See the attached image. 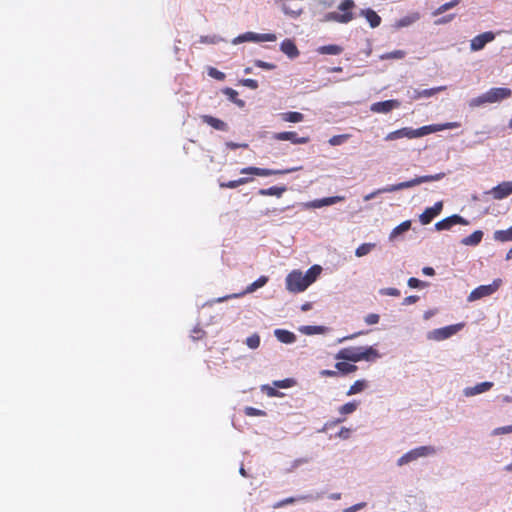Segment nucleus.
I'll return each instance as SVG.
<instances>
[{"mask_svg": "<svg viewBox=\"0 0 512 512\" xmlns=\"http://www.w3.org/2000/svg\"><path fill=\"white\" fill-rule=\"evenodd\" d=\"M355 7L353 0H342L338 5V11L328 12L324 15L323 21L347 24L354 19L352 9Z\"/></svg>", "mask_w": 512, "mask_h": 512, "instance_id": "nucleus-1", "label": "nucleus"}, {"mask_svg": "<svg viewBox=\"0 0 512 512\" xmlns=\"http://www.w3.org/2000/svg\"><path fill=\"white\" fill-rule=\"evenodd\" d=\"M512 91L509 88L505 87H495L489 89L487 92L482 95L473 98L469 102L470 107H479L486 103H496L500 102L508 97H510Z\"/></svg>", "mask_w": 512, "mask_h": 512, "instance_id": "nucleus-2", "label": "nucleus"}, {"mask_svg": "<svg viewBox=\"0 0 512 512\" xmlns=\"http://www.w3.org/2000/svg\"><path fill=\"white\" fill-rule=\"evenodd\" d=\"M445 173H437L434 175H423L417 176L411 180L400 182L397 184L387 185L382 188V191H387V193L396 192L403 189H408L420 185L422 183L434 182L443 179Z\"/></svg>", "mask_w": 512, "mask_h": 512, "instance_id": "nucleus-3", "label": "nucleus"}, {"mask_svg": "<svg viewBox=\"0 0 512 512\" xmlns=\"http://www.w3.org/2000/svg\"><path fill=\"white\" fill-rule=\"evenodd\" d=\"M436 453V449L433 446H419L416 447L408 452H406L404 455H402L397 460V465L399 467L407 465L411 462H414L418 460L419 458L427 457L430 455H434Z\"/></svg>", "mask_w": 512, "mask_h": 512, "instance_id": "nucleus-4", "label": "nucleus"}, {"mask_svg": "<svg viewBox=\"0 0 512 512\" xmlns=\"http://www.w3.org/2000/svg\"><path fill=\"white\" fill-rule=\"evenodd\" d=\"M464 327L463 323L448 325L445 327L433 329L426 334L427 340L440 342L451 338Z\"/></svg>", "mask_w": 512, "mask_h": 512, "instance_id": "nucleus-5", "label": "nucleus"}, {"mask_svg": "<svg viewBox=\"0 0 512 512\" xmlns=\"http://www.w3.org/2000/svg\"><path fill=\"white\" fill-rule=\"evenodd\" d=\"M286 289L291 293H300L305 291L308 286L303 278V273L300 270L291 271L285 279Z\"/></svg>", "mask_w": 512, "mask_h": 512, "instance_id": "nucleus-6", "label": "nucleus"}, {"mask_svg": "<svg viewBox=\"0 0 512 512\" xmlns=\"http://www.w3.org/2000/svg\"><path fill=\"white\" fill-rule=\"evenodd\" d=\"M501 279H495L491 284L480 285L469 294L467 301L474 302L494 294L500 287Z\"/></svg>", "mask_w": 512, "mask_h": 512, "instance_id": "nucleus-7", "label": "nucleus"}, {"mask_svg": "<svg viewBox=\"0 0 512 512\" xmlns=\"http://www.w3.org/2000/svg\"><path fill=\"white\" fill-rule=\"evenodd\" d=\"M324 495V492H315V493H308V494H302L295 497H288L285 499H282L275 504H273L274 509L282 508L288 504H294L298 501H305V502H311V501H317L321 499Z\"/></svg>", "mask_w": 512, "mask_h": 512, "instance_id": "nucleus-8", "label": "nucleus"}, {"mask_svg": "<svg viewBox=\"0 0 512 512\" xmlns=\"http://www.w3.org/2000/svg\"><path fill=\"white\" fill-rule=\"evenodd\" d=\"M460 124L458 122H447L443 124H431V125H425L420 128L415 129V137L420 138L423 136H426L431 133L447 130V129H454L458 128Z\"/></svg>", "mask_w": 512, "mask_h": 512, "instance_id": "nucleus-9", "label": "nucleus"}, {"mask_svg": "<svg viewBox=\"0 0 512 512\" xmlns=\"http://www.w3.org/2000/svg\"><path fill=\"white\" fill-rule=\"evenodd\" d=\"M457 224L468 225L469 221L458 214H453L449 217H446V218L438 221L434 225V228L437 231L450 230L454 225H457Z\"/></svg>", "mask_w": 512, "mask_h": 512, "instance_id": "nucleus-10", "label": "nucleus"}, {"mask_svg": "<svg viewBox=\"0 0 512 512\" xmlns=\"http://www.w3.org/2000/svg\"><path fill=\"white\" fill-rule=\"evenodd\" d=\"M485 194H490L495 200L505 199L512 194V181L501 182Z\"/></svg>", "mask_w": 512, "mask_h": 512, "instance_id": "nucleus-11", "label": "nucleus"}, {"mask_svg": "<svg viewBox=\"0 0 512 512\" xmlns=\"http://www.w3.org/2000/svg\"><path fill=\"white\" fill-rule=\"evenodd\" d=\"M267 282H268V277L267 276H260L253 283L248 285L243 292L235 293V294H232V295H227V296H224V297H220V298H218L216 300V302H223V301H225L227 299L238 298V297L243 296L245 294L252 293V292L256 291L257 289L263 287Z\"/></svg>", "mask_w": 512, "mask_h": 512, "instance_id": "nucleus-12", "label": "nucleus"}, {"mask_svg": "<svg viewBox=\"0 0 512 512\" xmlns=\"http://www.w3.org/2000/svg\"><path fill=\"white\" fill-rule=\"evenodd\" d=\"M495 36V33L492 31H487L475 36L470 41V49L472 51L482 50L486 46V44L492 42L495 39Z\"/></svg>", "mask_w": 512, "mask_h": 512, "instance_id": "nucleus-13", "label": "nucleus"}, {"mask_svg": "<svg viewBox=\"0 0 512 512\" xmlns=\"http://www.w3.org/2000/svg\"><path fill=\"white\" fill-rule=\"evenodd\" d=\"M443 210V202L438 201L432 207L426 208L423 213L419 215V221L422 225H427L433 221Z\"/></svg>", "mask_w": 512, "mask_h": 512, "instance_id": "nucleus-14", "label": "nucleus"}, {"mask_svg": "<svg viewBox=\"0 0 512 512\" xmlns=\"http://www.w3.org/2000/svg\"><path fill=\"white\" fill-rule=\"evenodd\" d=\"M401 105V102L396 99H390L380 102H375L371 105L370 110L374 113H382L387 114L393 109L399 108Z\"/></svg>", "mask_w": 512, "mask_h": 512, "instance_id": "nucleus-15", "label": "nucleus"}, {"mask_svg": "<svg viewBox=\"0 0 512 512\" xmlns=\"http://www.w3.org/2000/svg\"><path fill=\"white\" fill-rule=\"evenodd\" d=\"M272 138L278 141H290L293 144H307L310 141L309 137H299L293 131L277 132Z\"/></svg>", "mask_w": 512, "mask_h": 512, "instance_id": "nucleus-16", "label": "nucleus"}, {"mask_svg": "<svg viewBox=\"0 0 512 512\" xmlns=\"http://www.w3.org/2000/svg\"><path fill=\"white\" fill-rule=\"evenodd\" d=\"M360 356V346L357 347H347L339 350L335 355V359L351 361V362H359Z\"/></svg>", "mask_w": 512, "mask_h": 512, "instance_id": "nucleus-17", "label": "nucleus"}, {"mask_svg": "<svg viewBox=\"0 0 512 512\" xmlns=\"http://www.w3.org/2000/svg\"><path fill=\"white\" fill-rule=\"evenodd\" d=\"M446 89V86H439L429 89H412L411 91H408V96L411 100H417L420 98H430L434 95H436L438 92L444 91Z\"/></svg>", "mask_w": 512, "mask_h": 512, "instance_id": "nucleus-18", "label": "nucleus"}, {"mask_svg": "<svg viewBox=\"0 0 512 512\" xmlns=\"http://www.w3.org/2000/svg\"><path fill=\"white\" fill-rule=\"evenodd\" d=\"M344 196H331V197H325L321 199H315L313 201H310L305 204L307 208H321L324 206H330L333 204H336L338 202L344 201Z\"/></svg>", "mask_w": 512, "mask_h": 512, "instance_id": "nucleus-19", "label": "nucleus"}, {"mask_svg": "<svg viewBox=\"0 0 512 512\" xmlns=\"http://www.w3.org/2000/svg\"><path fill=\"white\" fill-rule=\"evenodd\" d=\"M493 385H494L493 382H490V381L481 382V383L476 384L475 386L464 388L463 394L466 397H472V396L484 393L486 391H489L493 387Z\"/></svg>", "mask_w": 512, "mask_h": 512, "instance_id": "nucleus-20", "label": "nucleus"}, {"mask_svg": "<svg viewBox=\"0 0 512 512\" xmlns=\"http://www.w3.org/2000/svg\"><path fill=\"white\" fill-rule=\"evenodd\" d=\"M404 137L409 138V139L416 138L415 137V129L411 128V127H404V128L398 129L396 131H392L386 135L385 140L393 141V140H397V139L404 138Z\"/></svg>", "mask_w": 512, "mask_h": 512, "instance_id": "nucleus-21", "label": "nucleus"}, {"mask_svg": "<svg viewBox=\"0 0 512 512\" xmlns=\"http://www.w3.org/2000/svg\"><path fill=\"white\" fill-rule=\"evenodd\" d=\"M381 358V354L373 346H360L359 361L374 362Z\"/></svg>", "mask_w": 512, "mask_h": 512, "instance_id": "nucleus-22", "label": "nucleus"}, {"mask_svg": "<svg viewBox=\"0 0 512 512\" xmlns=\"http://www.w3.org/2000/svg\"><path fill=\"white\" fill-rule=\"evenodd\" d=\"M280 50L289 58L295 59L299 56V50L295 42L291 39H285L280 44Z\"/></svg>", "mask_w": 512, "mask_h": 512, "instance_id": "nucleus-23", "label": "nucleus"}, {"mask_svg": "<svg viewBox=\"0 0 512 512\" xmlns=\"http://www.w3.org/2000/svg\"><path fill=\"white\" fill-rule=\"evenodd\" d=\"M360 15L366 18L371 28H376L381 24V17L371 8L362 9Z\"/></svg>", "mask_w": 512, "mask_h": 512, "instance_id": "nucleus-24", "label": "nucleus"}, {"mask_svg": "<svg viewBox=\"0 0 512 512\" xmlns=\"http://www.w3.org/2000/svg\"><path fill=\"white\" fill-rule=\"evenodd\" d=\"M412 226L411 220H406L396 226L389 234V241H395L399 236L403 235L405 232L409 231Z\"/></svg>", "mask_w": 512, "mask_h": 512, "instance_id": "nucleus-25", "label": "nucleus"}, {"mask_svg": "<svg viewBox=\"0 0 512 512\" xmlns=\"http://www.w3.org/2000/svg\"><path fill=\"white\" fill-rule=\"evenodd\" d=\"M274 336L277 340L284 344H292L296 341V335L293 332H290L285 329H275Z\"/></svg>", "mask_w": 512, "mask_h": 512, "instance_id": "nucleus-26", "label": "nucleus"}, {"mask_svg": "<svg viewBox=\"0 0 512 512\" xmlns=\"http://www.w3.org/2000/svg\"><path fill=\"white\" fill-rule=\"evenodd\" d=\"M321 272H322L321 266L313 265L303 274V278L305 279L308 287L316 281V279L319 277Z\"/></svg>", "mask_w": 512, "mask_h": 512, "instance_id": "nucleus-27", "label": "nucleus"}, {"mask_svg": "<svg viewBox=\"0 0 512 512\" xmlns=\"http://www.w3.org/2000/svg\"><path fill=\"white\" fill-rule=\"evenodd\" d=\"M483 236H484L483 231L476 230L472 234H470L469 236L464 237L461 240V244L465 245V246H477L482 241Z\"/></svg>", "mask_w": 512, "mask_h": 512, "instance_id": "nucleus-28", "label": "nucleus"}, {"mask_svg": "<svg viewBox=\"0 0 512 512\" xmlns=\"http://www.w3.org/2000/svg\"><path fill=\"white\" fill-rule=\"evenodd\" d=\"M203 121L216 130H219V131H227L228 130L227 123H225L224 121H222L218 118H215L213 116L204 115Z\"/></svg>", "mask_w": 512, "mask_h": 512, "instance_id": "nucleus-29", "label": "nucleus"}, {"mask_svg": "<svg viewBox=\"0 0 512 512\" xmlns=\"http://www.w3.org/2000/svg\"><path fill=\"white\" fill-rule=\"evenodd\" d=\"M420 19V14L418 12H412L402 18H400L396 22L397 28H404L412 25L413 23L417 22Z\"/></svg>", "mask_w": 512, "mask_h": 512, "instance_id": "nucleus-30", "label": "nucleus"}, {"mask_svg": "<svg viewBox=\"0 0 512 512\" xmlns=\"http://www.w3.org/2000/svg\"><path fill=\"white\" fill-rule=\"evenodd\" d=\"M222 93L227 96L228 100L233 102L239 108H243L245 106V101L238 98V92L230 87H226L222 90Z\"/></svg>", "mask_w": 512, "mask_h": 512, "instance_id": "nucleus-31", "label": "nucleus"}, {"mask_svg": "<svg viewBox=\"0 0 512 512\" xmlns=\"http://www.w3.org/2000/svg\"><path fill=\"white\" fill-rule=\"evenodd\" d=\"M287 190L286 186H272L269 188H263L258 191L261 196H276L281 197Z\"/></svg>", "mask_w": 512, "mask_h": 512, "instance_id": "nucleus-32", "label": "nucleus"}, {"mask_svg": "<svg viewBox=\"0 0 512 512\" xmlns=\"http://www.w3.org/2000/svg\"><path fill=\"white\" fill-rule=\"evenodd\" d=\"M317 52L321 55H339L343 52V48L336 44H329L318 47Z\"/></svg>", "mask_w": 512, "mask_h": 512, "instance_id": "nucleus-33", "label": "nucleus"}, {"mask_svg": "<svg viewBox=\"0 0 512 512\" xmlns=\"http://www.w3.org/2000/svg\"><path fill=\"white\" fill-rule=\"evenodd\" d=\"M241 174H250L256 176H271L273 175L272 169L258 168V167H246L240 170Z\"/></svg>", "mask_w": 512, "mask_h": 512, "instance_id": "nucleus-34", "label": "nucleus"}, {"mask_svg": "<svg viewBox=\"0 0 512 512\" xmlns=\"http://www.w3.org/2000/svg\"><path fill=\"white\" fill-rule=\"evenodd\" d=\"M244 42H258V33L246 32L232 40V44L237 45Z\"/></svg>", "mask_w": 512, "mask_h": 512, "instance_id": "nucleus-35", "label": "nucleus"}, {"mask_svg": "<svg viewBox=\"0 0 512 512\" xmlns=\"http://www.w3.org/2000/svg\"><path fill=\"white\" fill-rule=\"evenodd\" d=\"M335 368L338 374L347 375L357 371V366L354 364L347 363L345 361H339L335 364Z\"/></svg>", "mask_w": 512, "mask_h": 512, "instance_id": "nucleus-36", "label": "nucleus"}, {"mask_svg": "<svg viewBox=\"0 0 512 512\" xmlns=\"http://www.w3.org/2000/svg\"><path fill=\"white\" fill-rule=\"evenodd\" d=\"M252 181V178H248V177H242V178H239L237 180H231V181H227V182H219V186L221 188H229V189H234V188H237L241 185H244V184H247L248 182Z\"/></svg>", "mask_w": 512, "mask_h": 512, "instance_id": "nucleus-37", "label": "nucleus"}, {"mask_svg": "<svg viewBox=\"0 0 512 512\" xmlns=\"http://www.w3.org/2000/svg\"><path fill=\"white\" fill-rule=\"evenodd\" d=\"M326 327L324 326H316V325H304L299 327V331L305 335H315L322 334L326 331Z\"/></svg>", "mask_w": 512, "mask_h": 512, "instance_id": "nucleus-38", "label": "nucleus"}, {"mask_svg": "<svg viewBox=\"0 0 512 512\" xmlns=\"http://www.w3.org/2000/svg\"><path fill=\"white\" fill-rule=\"evenodd\" d=\"M367 387H368V382L366 380H364V379L357 380L354 382L353 385L350 386L346 395L351 396V395L358 394V393L364 391Z\"/></svg>", "mask_w": 512, "mask_h": 512, "instance_id": "nucleus-39", "label": "nucleus"}, {"mask_svg": "<svg viewBox=\"0 0 512 512\" xmlns=\"http://www.w3.org/2000/svg\"><path fill=\"white\" fill-rule=\"evenodd\" d=\"M281 118L285 122L299 123L303 121L304 115L300 112H284L280 114Z\"/></svg>", "mask_w": 512, "mask_h": 512, "instance_id": "nucleus-40", "label": "nucleus"}, {"mask_svg": "<svg viewBox=\"0 0 512 512\" xmlns=\"http://www.w3.org/2000/svg\"><path fill=\"white\" fill-rule=\"evenodd\" d=\"M359 406V402L356 400L350 401L345 403L344 405L340 406L338 411L341 415H349L354 413Z\"/></svg>", "mask_w": 512, "mask_h": 512, "instance_id": "nucleus-41", "label": "nucleus"}, {"mask_svg": "<svg viewBox=\"0 0 512 512\" xmlns=\"http://www.w3.org/2000/svg\"><path fill=\"white\" fill-rule=\"evenodd\" d=\"M494 239L500 242L512 241V226L506 230L495 231Z\"/></svg>", "mask_w": 512, "mask_h": 512, "instance_id": "nucleus-42", "label": "nucleus"}, {"mask_svg": "<svg viewBox=\"0 0 512 512\" xmlns=\"http://www.w3.org/2000/svg\"><path fill=\"white\" fill-rule=\"evenodd\" d=\"M375 246L376 245L374 243H363L359 247H357L355 255L357 257H363L369 254L375 248Z\"/></svg>", "mask_w": 512, "mask_h": 512, "instance_id": "nucleus-43", "label": "nucleus"}, {"mask_svg": "<svg viewBox=\"0 0 512 512\" xmlns=\"http://www.w3.org/2000/svg\"><path fill=\"white\" fill-rule=\"evenodd\" d=\"M460 3V0H452L450 2H447V3H444L443 5H441L440 7H438L434 12H433V15L434 16H437V15H440L442 13H445L446 11L454 8L455 6H457L458 4Z\"/></svg>", "mask_w": 512, "mask_h": 512, "instance_id": "nucleus-44", "label": "nucleus"}, {"mask_svg": "<svg viewBox=\"0 0 512 512\" xmlns=\"http://www.w3.org/2000/svg\"><path fill=\"white\" fill-rule=\"evenodd\" d=\"M245 344L250 349H257L260 346V336L257 333L252 334L251 336L246 338Z\"/></svg>", "mask_w": 512, "mask_h": 512, "instance_id": "nucleus-45", "label": "nucleus"}, {"mask_svg": "<svg viewBox=\"0 0 512 512\" xmlns=\"http://www.w3.org/2000/svg\"><path fill=\"white\" fill-rule=\"evenodd\" d=\"M224 41V39L219 35H205L201 36L199 42L203 44H218L219 42Z\"/></svg>", "mask_w": 512, "mask_h": 512, "instance_id": "nucleus-46", "label": "nucleus"}, {"mask_svg": "<svg viewBox=\"0 0 512 512\" xmlns=\"http://www.w3.org/2000/svg\"><path fill=\"white\" fill-rule=\"evenodd\" d=\"M406 53L403 50H394L392 52L385 53L380 56L382 60L386 59H403Z\"/></svg>", "mask_w": 512, "mask_h": 512, "instance_id": "nucleus-47", "label": "nucleus"}, {"mask_svg": "<svg viewBox=\"0 0 512 512\" xmlns=\"http://www.w3.org/2000/svg\"><path fill=\"white\" fill-rule=\"evenodd\" d=\"M296 384L293 378H286L283 380L274 381V386L282 389L291 388Z\"/></svg>", "mask_w": 512, "mask_h": 512, "instance_id": "nucleus-48", "label": "nucleus"}, {"mask_svg": "<svg viewBox=\"0 0 512 512\" xmlns=\"http://www.w3.org/2000/svg\"><path fill=\"white\" fill-rule=\"evenodd\" d=\"M207 73L210 77H212L216 80H219V81H223L226 77L225 73L219 71L218 69H216L214 67H208Z\"/></svg>", "mask_w": 512, "mask_h": 512, "instance_id": "nucleus-49", "label": "nucleus"}, {"mask_svg": "<svg viewBox=\"0 0 512 512\" xmlns=\"http://www.w3.org/2000/svg\"><path fill=\"white\" fill-rule=\"evenodd\" d=\"M347 138V135H335L331 137L328 142L331 146H339L342 145L347 140Z\"/></svg>", "mask_w": 512, "mask_h": 512, "instance_id": "nucleus-50", "label": "nucleus"}, {"mask_svg": "<svg viewBox=\"0 0 512 512\" xmlns=\"http://www.w3.org/2000/svg\"><path fill=\"white\" fill-rule=\"evenodd\" d=\"M407 284L410 288H423L426 286L425 282L415 277L409 278Z\"/></svg>", "mask_w": 512, "mask_h": 512, "instance_id": "nucleus-51", "label": "nucleus"}, {"mask_svg": "<svg viewBox=\"0 0 512 512\" xmlns=\"http://www.w3.org/2000/svg\"><path fill=\"white\" fill-rule=\"evenodd\" d=\"M379 293L381 295H388V296H394V297L400 296V290H398L397 288H393V287L382 288V289H380Z\"/></svg>", "mask_w": 512, "mask_h": 512, "instance_id": "nucleus-52", "label": "nucleus"}, {"mask_svg": "<svg viewBox=\"0 0 512 512\" xmlns=\"http://www.w3.org/2000/svg\"><path fill=\"white\" fill-rule=\"evenodd\" d=\"M247 416H265L266 412L254 407H246L244 410Z\"/></svg>", "mask_w": 512, "mask_h": 512, "instance_id": "nucleus-53", "label": "nucleus"}, {"mask_svg": "<svg viewBox=\"0 0 512 512\" xmlns=\"http://www.w3.org/2000/svg\"><path fill=\"white\" fill-rule=\"evenodd\" d=\"M380 320V316L376 313H370L365 316L364 321L367 325L377 324Z\"/></svg>", "mask_w": 512, "mask_h": 512, "instance_id": "nucleus-54", "label": "nucleus"}, {"mask_svg": "<svg viewBox=\"0 0 512 512\" xmlns=\"http://www.w3.org/2000/svg\"><path fill=\"white\" fill-rule=\"evenodd\" d=\"M512 433V424L495 428L492 432L493 435H502Z\"/></svg>", "mask_w": 512, "mask_h": 512, "instance_id": "nucleus-55", "label": "nucleus"}, {"mask_svg": "<svg viewBox=\"0 0 512 512\" xmlns=\"http://www.w3.org/2000/svg\"><path fill=\"white\" fill-rule=\"evenodd\" d=\"M254 64L257 67L262 68V69H266V70H273V69L276 68L275 64L269 63V62H265V61H262V60H255Z\"/></svg>", "mask_w": 512, "mask_h": 512, "instance_id": "nucleus-56", "label": "nucleus"}, {"mask_svg": "<svg viewBox=\"0 0 512 512\" xmlns=\"http://www.w3.org/2000/svg\"><path fill=\"white\" fill-rule=\"evenodd\" d=\"M277 39L276 35L273 33H265V34H259L258 33V42H272Z\"/></svg>", "mask_w": 512, "mask_h": 512, "instance_id": "nucleus-57", "label": "nucleus"}, {"mask_svg": "<svg viewBox=\"0 0 512 512\" xmlns=\"http://www.w3.org/2000/svg\"><path fill=\"white\" fill-rule=\"evenodd\" d=\"M345 419L344 418H337L333 421H328L324 424V426L319 430V432H326L327 429L339 424V423H342Z\"/></svg>", "mask_w": 512, "mask_h": 512, "instance_id": "nucleus-58", "label": "nucleus"}, {"mask_svg": "<svg viewBox=\"0 0 512 512\" xmlns=\"http://www.w3.org/2000/svg\"><path fill=\"white\" fill-rule=\"evenodd\" d=\"M240 84H242L243 86H246L250 89H257L258 88V82L254 79H250V78H246V79H242L240 81Z\"/></svg>", "mask_w": 512, "mask_h": 512, "instance_id": "nucleus-59", "label": "nucleus"}, {"mask_svg": "<svg viewBox=\"0 0 512 512\" xmlns=\"http://www.w3.org/2000/svg\"><path fill=\"white\" fill-rule=\"evenodd\" d=\"M301 167H293L288 169H272L273 175H283V174H289L295 171L300 170Z\"/></svg>", "mask_w": 512, "mask_h": 512, "instance_id": "nucleus-60", "label": "nucleus"}, {"mask_svg": "<svg viewBox=\"0 0 512 512\" xmlns=\"http://www.w3.org/2000/svg\"><path fill=\"white\" fill-rule=\"evenodd\" d=\"M310 461V458L309 457H301V458H297L295 459L293 462H292V465H291V469H296L298 467H300L301 465H304L306 463H308Z\"/></svg>", "mask_w": 512, "mask_h": 512, "instance_id": "nucleus-61", "label": "nucleus"}, {"mask_svg": "<svg viewBox=\"0 0 512 512\" xmlns=\"http://www.w3.org/2000/svg\"><path fill=\"white\" fill-rule=\"evenodd\" d=\"M282 10L286 15H290L294 18L298 17L302 13L301 9L293 10L290 9L287 5H283Z\"/></svg>", "mask_w": 512, "mask_h": 512, "instance_id": "nucleus-62", "label": "nucleus"}, {"mask_svg": "<svg viewBox=\"0 0 512 512\" xmlns=\"http://www.w3.org/2000/svg\"><path fill=\"white\" fill-rule=\"evenodd\" d=\"M366 506L365 502H360L355 505H352L346 509H343L342 512H357L358 510L363 509Z\"/></svg>", "mask_w": 512, "mask_h": 512, "instance_id": "nucleus-63", "label": "nucleus"}, {"mask_svg": "<svg viewBox=\"0 0 512 512\" xmlns=\"http://www.w3.org/2000/svg\"><path fill=\"white\" fill-rule=\"evenodd\" d=\"M350 434H351V430L349 428L342 427L339 430V432L336 434V436L345 440V439H348L350 437Z\"/></svg>", "mask_w": 512, "mask_h": 512, "instance_id": "nucleus-64", "label": "nucleus"}]
</instances>
